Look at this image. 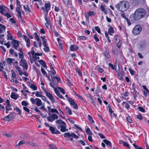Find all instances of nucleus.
Masks as SVG:
<instances>
[{
  "mask_svg": "<svg viewBox=\"0 0 149 149\" xmlns=\"http://www.w3.org/2000/svg\"><path fill=\"white\" fill-rule=\"evenodd\" d=\"M36 104L38 107H39L42 105V103L40 99L38 98H36Z\"/></svg>",
  "mask_w": 149,
  "mask_h": 149,
  "instance_id": "nucleus-23",
  "label": "nucleus"
},
{
  "mask_svg": "<svg viewBox=\"0 0 149 149\" xmlns=\"http://www.w3.org/2000/svg\"><path fill=\"white\" fill-rule=\"evenodd\" d=\"M11 72H12L11 79L12 80H13L15 79L16 78V73L13 70L11 71Z\"/></svg>",
  "mask_w": 149,
  "mask_h": 149,
  "instance_id": "nucleus-32",
  "label": "nucleus"
},
{
  "mask_svg": "<svg viewBox=\"0 0 149 149\" xmlns=\"http://www.w3.org/2000/svg\"><path fill=\"white\" fill-rule=\"evenodd\" d=\"M142 31V27L139 24L136 25L133 28L132 33L134 36H136L139 34Z\"/></svg>",
  "mask_w": 149,
  "mask_h": 149,
  "instance_id": "nucleus-5",
  "label": "nucleus"
},
{
  "mask_svg": "<svg viewBox=\"0 0 149 149\" xmlns=\"http://www.w3.org/2000/svg\"><path fill=\"white\" fill-rule=\"evenodd\" d=\"M86 132L88 135L92 134V132L90 129L88 127L86 130Z\"/></svg>",
  "mask_w": 149,
  "mask_h": 149,
  "instance_id": "nucleus-43",
  "label": "nucleus"
},
{
  "mask_svg": "<svg viewBox=\"0 0 149 149\" xmlns=\"http://www.w3.org/2000/svg\"><path fill=\"white\" fill-rule=\"evenodd\" d=\"M10 21L11 22V24H15L16 23V21L13 18H10Z\"/></svg>",
  "mask_w": 149,
  "mask_h": 149,
  "instance_id": "nucleus-64",
  "label": "nucleus"
},
{
  "mask_svg": "<svg viewBox=\"0 0 149 149\" xmlns=\"http://www.w3.org/2000/svg\"><path fill=\"white\" fill-rule=\"evenodd\" d=\"M108 107L109 109V111L110 113L111 114L113 112V111L112 110L111 108L110 105H108Z\"/></svg>",
  "mask_w": 149,
  "mask_h": 149,
  "instance_id": "nucleus-53",
  "label": "nucleus"
},
{
  "mask_svg": "<svg viewBox=\"0 0 149 149\" xmlns=\"http://www.w3.org/2000/svg\"><path fill=\"white\" fill-rule=\"evenodd\" d=\"M51 4L50 2L46 1L45 4V6L42 7L41 9L43 10L44 13H48V11L51 9Z\"/></svg>",
  "mask_w": 149,
  "mask_h": 149,
  "instance_id": "nucleus-6",
  "label": "nucleus"
},
{
  "mask_svg": "<svg viewBox=\"0 0 149 149\" xmlns=\"http://www.w3.org/2000/svg\"><path fill=\"white\" fill-rule=\"evenodd\" d=\"M49 146L51 149H57L54 145L49 144Z\"/></svg>",
  "mask_w": 149,
  "mask_h": 149,
  "instance_id": "nucleus-63",
  "label": "nucleus"
},
{
  "mask_svg": "<svg viewBox=\"0 0 149 149\" xmlns=\"http://www.w3.org/2000/svg\"><path fill=\"white\" fill-rule=\"evenodd\" d=\"M48 14L46 13L45 15V19L46 21V24H45V25L46 27L47 28L48 26L51 25V21L48 16Z\"/></svg>",
  "mask_w": 149,
  "mask_h": 149,
  "instance_id": "nucleus-10",
  "label": "nucleus"
},
{
  "mask_svg": "<svg viewBox=\"0 0 149 149\" xmlns=\"http://www.w3.org/2000/svg\"><path fill=\"white\" fill-rule=\"evenodd\" d=\"M130 6L129 3L126 1H120L115 6L116 8L118 10L122 12L127 10Z\"/></svg>",
  "mask_w": 149,
  "mask_h": 149,
  "instance_id": "nucleus-2",
  "label": "nucleus"
},
{
  "mask_svg": "<svg viewBox=\"0 0 149 149\" xmlns=\"http://www.w3.org/2000/svg\"><path fill=\"white\" fill-rule=\"evenodd\" d=\"M64 136L65 137L70 138V140L72 142L74 141L73 138L75 139H78L79 137L74 133L70 132H66L64 134Z\"/></svg>",
  "mask_w": 149,
  "mask_h": 149,
  "instance_id": "nucleus-4",
  "label": "nucleus"
},
{
  "mask_svg": "<svg viewBox=\"0 0 149 149\" xmlns=\"http://www.w3.org/2000/svg\"><path fill=\"white\" fill-rule=\"evenodd\" d=\"M146 42L145 41H143L141 42L140 44V48L141 50H142L145 47Z\"/></svg>",
  "mask_w": 149,
  "mask_h": 149,
  "instance_id": "nucleus-41",
  "label": "nucleus"
},
{
  "mask_svg": "<svg viewBox=\"0 0 149 149\" xmlns=\"http://www.w3.org/2000/svg\"><path fill=\"white\" fill-rule=\"evenodd\" d=\"M103 141L107 145H108L111 148H112V144L110 141L104 139Z\"/></svg>",
  "mask_w": 149,
  "mask_h": 149,
  "instance_id": "nucleus-30",
  "label": "nucleus"
},
{
  "mask_svg": "<svg viewBox=\"0 0 149 149\" xmlns=\"http://www.w3.org/2000/svg\"><path fill=\"white\" fill-rule=\"evenodd\" d=\"M18 63V61L15 60V61H13V63L12 64L13 65V66H14L15 69L18 71L19 69L21 68L17 66V65Z\"/></svg>",
  "mask_w": 149,
  "mask_h": 149,
  "instance_id": "nucleus-18",
  "label": "nucleus"
},
{
  "mask_svg": "<svg viewBox=\"0 0 149 149\" xmlns=\"http://www.w3.org/2000/svg\"><path fill=\"white\" fill-rule=\"evenodd\" d=\"M78 49V47L75 45H71L70 48V50L72 51H76Z\"/></svg>",
  "mask_w": 149,
  "mask_h": 149,
  "instance_id": "nucleus-24",
  "label": "nucleus"
},
{
  "mask_svg": "<svg viewBox=\"0 0 149 149\" xmlns=\"http://www.w3.org/2000/svg\"><path fill=\"white\" fill-rule=\"evenodd\" d=\"M56 123L58 129L61 128L60 130L61 132H64L68 131V129L66 128V124L64 121L58 119L56 121Z\"/></svg>",
  "mask_w": 149,
  "mask_h": 149,
  "instance_id": "nucleus-3",
  "label": "nucleus"
},
{
  "mask_svg": "<svg viewBox=\"0 0 149 149\" xmlns=\"http://www.w3.org/2000/svg\"><path fill=\"white\" fill-rule=\"evenodd\" d=\"M48 114L49 116L47 117V118L49 122H52L55 120L57 119L58 118V116L55 114L53 113L50 115L49 113Z\"/></svg>",
  "mask_w": 149,
  "mask_h": 149,
  "instance_id": "nucleus-7",
  "label": "nucleus"
},
{
  "mask_svg": "<svg viewBox=\"0 0 149 149\" xmlns=\"http://www.w3.org/2000/svg\"><path fill=\"white\" fill-rule=\"evenodd\" d=\"M15 61V59L14 58H7L6 60V61L7 63L10 64H11L13 63V61Z\"/></svg>",
  "mask_w": 149,
  "mask_h": 149,
  "instance_id": "nucleus-27",
  "label": "nucleus"
},
{
  "mask_svg": "<svg viewBox=\"0 0 149 149\" xmlns=\"http://www.w3.org/2000/svg\"><path fill=\"white\" fill-rule=\"evenodd\" d=\"M22 37L24 38L25 42H26V47L28 48L29 47H30V45L31 44L30 40L27 36L25 35H23Z\"/></svg>",
  "mask_w": 149,
  "mask_h": 149,
  "instance_id": "nucleus-11",
  "label": "nucleus"
},
{
  "mask_svg": "<svg viewBox=\"0 0 149 149\" xmlns=\"http://www.w3.org/2000/svg\"><path fill=\"white\" fill-rule=\"evenodd\" d=\"M11 97L15 100H16L18 98V95L15 93L12 92L10 95Z\"/></svg>",
  "mask_w": 149,
  "mask_h": 149,
  "instance_id": "nucleus-26",
  "label": "nucleus"
},
{
  "mask_svg": "<svg viewBox=\"0 0 149 149\" xmlns=\"http://www.w3.org/2000/svg\"><path fill=\"white\" fill-rule=\"evenodd\" d=\"M88 100L92 104H93L94 105H95L96 99L95 98H93L92 96H91L89 99H88Z\"/></svg>",
  "mask_w": 149,
  "mask_h": 149,
  "instance_id": "nucleus-22",
  "label": "nucleus"
},
{
  "mask_svg": "<svg viewBox=\"0 0 149 149\" xmlns=\"http://www.w3.org/2000/svg\"><path fill=\"white\" fill-rule=\"evenodd\" d=\"M41 37L42 41V44L43 45L44 47H45L46 46H47V40L46 39V37L45 36H41Z\"/></svg>",
  "mask_w": 149,
  "mask_h": 149,
  "instance_id": "nucleus-28",
  "label": "nucleus"
},
{
  "mask_svg": "<svg viewBox=\"0 0 149 149\" xmlns=\"http://www.w3.org/2000/svg\"><path fill=\"white\" fill-rule=\"evenodd\" d=\"M140 0H133L132 4L134 6L138 5L139 4Z\"/></svg>",
  "mask_w": 149,
  "mask_h": 149,
  "instance_id": "nucleus-39",
  "label": "nucleus"
},
{
  "mask_svg": "<svg viewBox=\"0 0 149 149\" xmlns=\"http://www.w3.org/2000/svg\"><path fill=\"white\" fill-rule=\"evenodd\" d=\"M16 11L17 13V16L18 18L22 21V17L21 15V10L18 7H17L16 9Z\"/></svg>",
  "mask_w": 149,
  "mask_h": 149,
  "instance_id": "nucleus-16",
  "label": "nucleus"
},
{
  "mask_svg": "<svg viewBox=\"0 0 149 149\" xmlns=\"http://www.w3.org/2000/svg\"><path fill=\"white\" fill-rule=\"evenodd\" d=\"M77 72L78 74L81 76H82V73L81 72V70H80V69H77Z\"/></svg>",
  "mask_w": 149,
  "mask_h": 149,
  "instance_id": "nucleus-61",
  "label": "nucleus"
},
{
  "mask_svg": "<svg viewBox=\"0 0 149 149\" xmlns=\"http://www.w3.org/2000/svg\"><path fill=\"white\" fill-rule=\"evenodd\" d=\"M12 116L13 114H9L8 115L6 116L5 118L7 119V120L9 121L11 120L13 118Z\"/></svg>",
  "mask_w": 149,
  "mask_h": 149,
  "instance_id": "nucleus-40",
  "label": "nucleus"
},
{
  "mask_svg": "<svg viewBox=\"0 0 149 149\" xmlns=\"http://www.w3.org/2000/svg\"><path fill=\"white\" fill-rule=\"evenodd\" d=\"M86 39V37L85 36H78V40H85Z\"/></svg>",
  "mask_w": 149,
  "mask_h": 149,
  "instance_id": "nucleus-46",
  "label": "nucleus"
},
{
  "mask_svg": "<svg viewBox=\"0 0 149 149\" xmlns=\"http://www.w3.org/2000/svg\"><path fill=\"white\" fill-rule=\"evenodd\" d=\"M23 7L24 8L25 10H27L29 12L31 11V9L29 6L28 5H27L26 7L25 6H24Z\"/></svg>",
  "mask_w": 149,
  "mask_h": 149,
  "instance_id": "nucleus-45",
  "label": "nucleus"
},
{
  "mask_svg": "<svg viewBox=\"0 0 149 149\" xmlns=\"http://www.w3.org/2000/svg\"><path fill=\"white\" fill-rule=\"evenodd\" d=\"M50 131L52 134H60V131L53 127H50L49 128Z\"/></svg>",
  "mask_w": 149,
  "mask_h": 149,
  "instance_id": "nucleus-12",
  "label": "nucleus"
},
{
  "mask_svg": "<svg viewBox=\"0 0 149 149\" xmlns=\"http://www.w3.org/2000/svg\"><path fill=\"white\" fill-rule=\"evenodd\" d=\"M41 71L43 74L45 76H47V73L45 71L44 69L42 68H41Z\"/></svg>",
  "mask_w": 149,
  "mask_h": 149,
  "instance_id": "nucleus-50",
  "label": "nucleus"
},
{
  "mask_svg": "<svg viewBox=\"0 0 149 149\" xmlns=\"http://www.w3.org/2000/svg\"><path fill=\"white\" fill-rule=\"evenodd\" d=\"M123 73L122 72H120L118 74V78L120 80H122L123 79Z\"/></svg>",
  "mask_w": 149,
  "mask_h": 149,
  "instance_id": "nucleus-44",
  "label": "nucleus"
},
{
  "mask_svg": "<svg viewBox=\"0 0 149 149\" xmlns=\"http://www.w3.org/2000/svg\"><path fill=\"white\" fill-rule=\"evenodd\" d=\"M19 65L22 66L23 68L26 70H27L28 65L25 59H22L19 61Z\"/></svg>",
  "mask_w": 149,
  "mask_h": 149,
  "instance_id": "nucleus-8",
  "label": "nucleus"
},
{
  "mask_svg": "<svg viewBox=\"0 0 149 149\" xmlns=\"http://www.w3.org/2000/svg\"><path fill=\"white\" fill-rule=\"evenodd\" d=\"M119 143H123V145L125 146H126L128 148H130V146H129V145L128 144V143L123 141V140H120V141H119Z\"/></svg>",
  "mask_w": 149,
  "mask_h": 149,
  "instance_id": "nucleus-34",
  "label": "nucleus"
},
{
  "mask_svg": "<svg viewBox=\"0 0 149 149\" xmlns=\"http://www.w3.org/2000/svg\"><path fill=\"white\" fill-rule=\"evenodd\" d=\"M6 7L5 6H0V13L2 15H4V13L6 12L5 9Z\"/></svg>",
  "mask_w": 149,
  "mask_h": 149,
  "instance_id": "nucleus-29",
  "label": "nucleus"
},
{
  "mask_svg": "<svg viewBox=\"0 0 149 149\" xmlns=\"http://www.w3.org/2000/svg\"><path fill=\"white\" fill-rule=\"evenodd\" d=\"M18 54L19 55V58L21 59L20 60H22V59H24V54L23 53H19Z\"/></svg>",
  "mask_w": 149,
  "mask_h": 149,
  "instance_id": "nucleus-52",
  "label": "nucleus"
},
{
  "mask_svg": "<svg viewBox=\"0 0 149 149\" xmlns=\"http://www.w3.org/2000/svg\"><path fill=\"white\" fill-rule=\"evenodd\" d=\"M35 95L36 97H41L42 95L41 91H37L36 92Z\"/></svg>",
  "mask_w": 149,
  "mask_h": 149,
  "instance_id": "nucleus-42",
  "label": "nucleus"
},
{
  "mask_svg": "<svg viewBox=\"0 0 149 149\" xmlns=\"http://www.w3.org/2000/svg\"><path fill=\"white\" fill-rule=\"evenodd\" d=\"M45 93L46 94V96L48 97L52 102H55V99L51 93L48 92V91H47Z\"/></svg>",
  "mask_w": 149,
  "mask_h": 149,
  "instance_id": "nucleus-14",
  "label": "nucleus"
},
{
  "mask_svg": "<svg viewBox=\"0 0 149 149\" xmlns=\"http://www.w3.org/2000/svg\"><path fill=\"white\" fill-rule=\"evenodd\" d=\"M7 40H13V36L11 35V34H8L7 35Z\"/></svg>",
  "mask_w": 149,
  "mask_h": 149,
  "instance_id": "nucleus-54",
  "label": "nucleus"
},
{
  "mask_svg": "<svg viewBox=\"0 0 149 149\" xmlns=\"http://www.w3.org/2000/svg\"><path fill=\"white\" fill-rule=\"evenodd\" d=\"M33 36L35 37V39L37 40H39V39H40V38L37 33H34L33 34Z\"/></svg>",
  "mask_w": 149,
  "mask_h": 149,
  "instance_id": "nucleus-55",
  "label": "nucleus"
},
{
  "mask_svg": "<svg viewBox=\"0 0 149 149\" xmlns=\"http://www.w3.org/2000/svg\"><path fill=\"white\" fill-rule=\"evenodd\" d=\"M49 73L52 77V76H53V75H54L56 73V72L55 70L50 71Z\"/></svg>",
  "mask_w": 149,
  "mask_h": 149,
  "instance_id": "nucleus-58",
  "label": "nucleus"
},
{
  "mask_svg": "<svg viewBox=\"0 0 149 149\" xmlns=\"http://www.w3.org/2000/svg\"><path fill=\"white\" fill-rule=\"evenodd\" d=\"M20 137L21 139H26L28 141H30V139L28 138L25 134H22V135L20 136Z\"/></svg>",
  "mask_w": 149,
  "mask_h": 149,
  "instance_id": "nucleus-36",
  "label": "nucleus"
},
{
  "mask_svg": "<svg viewBox=\"0 0 149 149\" xmlns=\"http://www.w3.org/2000/svg\"><path fill=\"white\" fill-rule=\"evenodd\" d=\"M95 29L99 34H101L100 29V28L98 26L95 27Z\"/></svg>",
  "mask_w": 149,
  "mask_h": 149,
  "instance_id": "nucleus-60",
  "label": "nucleus"
},
{
  "mask_svg": "<svg viewBox=\"0 0 149 149\" xmlns=\"http://www.w3.org/2000/svg\"><path fill=\"white\" fill-rule=\"evenodd\" d=\"M88 119L90 121V124H92L94 122V120L93 119L92 117L90 115H88Z\"/></svg>",
  "mask_w": 149,
  "mask_h": 149,
  "instance_id": "nucleus-35",
  "label": "nucleus"
},
{
  "mask_svg": "<svg viewBox=\"0 0 149 149\" xmlns=\"http://www.w3.org/2000/svg\"><path fill=\"white\" fill-rule=\"evenodd\" d=\"M29 87L32 89L33 90L36 91L37 89V87L34 84L29 82Z\"/></svg>",
  "mask_w": 149,
  "mask_h": 149,
  "instance_id": "nucleus-19",
  "label": "nucleus"
},
{
  "mask_svg": "<svg viewBox=\"0 0 149 149\" xmlns=\"http://www.w3.org/2000/svg\"><path fill=\"white\" fill-rule=\"evenodd\" d=\"M127 120L130 123H131L132 122V119L130 116H128L127 118Z\"/></svg>",
  "mask_w": 149,
  "mask_h": 149,
  "instance_id": "nucleus-51",
  "label": "nucleus"
},
{
  "mask_svg": "<svg viewBox=\"0 0 149 149\" xmlns=\"http://www.w3.org/2000/svg\"><path fill=\"white\" fill-rule=\"evenodd\" d=\"M88 139L89 141L91 142H93V140L92 139V134L88 135Z\"/></svg>",
  "mask_w": 149,
  "mask_h": 149,
  "instance_id": "nucleus-56",
  "label": "nucleus"
},
{
  "mask_svg": "<svg viewBox=\"0 0 149 149\" xmlns=\"http://www.w3.org/2000/svg\"><path fill=\"white\" fill-rule=\"evenodd\" d=\"M10 104H7L6 106V111H9L10 110H11L12 109L10 108Z\"/></svg>",
  "mask_w": 149,
  "mask_h": 149,
  "instance_id": "nucleus-49",
  "label": "nucleus"
},
{
  "mask_svg": "<svg viewBox=\"0 0 149 149\" xmlns=\"http://www.w3.org/2000/svg\"><path fill=\"white\" fill-rule=\"evenodd\" d=\"M43 50L45 52H48L49 50V47L47 45L45 47H44V48H43Z\"/></svg>",
  "mask_w": 149,
  "mask_h": 149,
  "instance_id": "nucleus-57",
  "label": "nucleus"
},
{
  "mask_svg": "<svg viewBox=\"0 0 149 149\" xmlns=\"http://www.w3.org/2000/svg\"><path fill=\"white\" fill-rule=\"evenodd\" d=\"M100 8L102 11L106 13V11L105 10V7L102 4L100 6Z\"/></svg>",
  "mask_w": 149,
  "mask_h": 149,
  "instance_id": "nucleus-62",
  "label": "nucleus"
},
{
  "mask_svg": "<svg viewBox=\"0 0 149 149\" xmlns=\"http://www.w3.org/2000/svg\"><path fill=\"white\" fill-rule=\"evenodd\" d=\"M114 30L113 27H110L109 29L108 33L111 36L112 35V34L114 33Z\"/></svg>",
  "mask_w": 149,
  "mask_h": 149,
  "instance_id": "nucleus-33",
  "label": "nucleus"
},
{
  "mask_svg": "<svg viewBox=\"0 0 149 149\" xmlns=\"http://www.w3.org/2000/svg\"><path fill=\"white\" fill-rule=\"evenodd\" d=\"M17 71H18L20 75L22 76V75H24L26 77L28 76V75L26 74V72H22L21 68Z\"/></svg>",
  "mask_w": 149,
  "mask_h": 149,
  "instance_id": "nucleus-31",
  "label": "nucleus"
},
{
  "mask_svg": "<svg viewBox=\"0 0 149 149\" xmlns=\"http://www.w3.org/2000/svg\"><path fill=\"white\" fill-rule=\"evenodd\" d=\"M51 79L53 82H54V80L55 79L58 82L60 80V79L59 78H58L57 76H52Z\"/></svg>",
  "mask_w": 149,
  "mask_h": 149,
  "instance_id": "nucleus-37",
  "label": "nucleus"
},
{
  "mask_svg": "<svg viewBox=\"0 0 149 149\" xmlns=\"http://www.w3.org/2000/svg\"><path fill=\"white\" fill-rule=\"evenodd\" d=\"M6 29V27L4 25L0 24V34L5 32Z\"/></svg>",
  "mask_w": 149,
  "mask_h": 149,
  "instance_id": "nucleus-20",
  "label": "nucleus"
},
{
  "mask_svg": "<svg viewBox=\"0 0 149 149\" xmlns=\"http://www.w3.org/2000/svg\"><path fill=\"white\" fill-rule=\"evenodd\" d=\"M104 56L105 57V59L107 61H108L110 57L109 52L108 50L104 51Z\"/></svg>",
  "mask_w": 149,
  "mask_h": 149,
  "instance_id": "nucleus-15",
  "label": "nucleus"
},
{
  "mask_svg": "<svg viewBox=\"0 0 149 149\" xmlns=\"http://www.w3.org/2000/svg\"><path fill=\"white\" fill-rule=\"evenodd\" d=\"M51 111L52 113H56L57 114H58L59 113L57 111V110L55 109H51Z\"/></svg>",
  "mask_w": 149,
  "mask_h": 149,
  "instance_id": "nucleus-59",
  "label": "nucleus"
},
{
  "mask_svg": "<svg viewBox=\"0 0 149 149\" xmlns=\"http://www.w3.org/2000/svg\"><path fill=\"white\" fill-rule=\"evenodd\" d=\"M146 14V12L143 8H138L136 10L134 13L131 15L130 17V20L132 22L139 21L144 17Z\"/></svg>",
  "mask_w": 149,
  "mask_h": 149,
  "instance_id": "nucleus-1",
  "label": "nucleus"
},
{
  "mask_svg": "<svg viewBox=\"0 0 149 149\" xmlns=\"http://www.w3.org/2000/svg\"><path fill=\"white\" fill-rule=\"evenodd\" d=\"M65 110L66 112L70 115L72 114V112L71 110L68 107H66L65 108Z\"/></svg>",
  "mask_w": 149,
  "mask_h": 149,
  "instance_id": "nucleus-38",
  "label": "nucleus"
},
{
  "mask_svg": "<svg viewBox=\"0 0 149 149\" xmlns=\"http://www.w3.org/2000/svg\"><path fill=\"white\" fill-rule=\"evenodd\" d=\"M69 102L71 106L74 109H78V107L77 104H76L72 99H69Z\"/></svg>",
  "mask_w": 149,
  "mask_h": 149,
  "instance_id": "nucleus-9",
  "label": "nucleus"
},
{
  "mask_svg": "<svg viewBox=\"0 0 149 149\" xmlns=\"http://www.w3.org/2000/svg\"><path fill=\"white\" fill-rule=\"evenodd\" d=\"M9 52L10 54L11 55H14V56L16 58H17L18 56V55L17 53L15 52L14 49H10L9 50Z\"/></svg>",
  "mask_w": 149,
  "mask_h": 149,
  "instance_id": "nucleus-21",
  "label": "nucleus"
},
{
  "mask_svg": "<svg viewBox=\"0 0 149 149\" xmlns=\"http://www.w3.org/2000/svg\"><path fill=\"white\" fill-rule=\"evenodd\" d=\"M40 63L44 67H46V64L44 61L43 60H40L39 61Z\"/></svg>",
  "mask_w": 149,
  "mask_h": 149,
  "instance_id": "nucleus-48",
  "label": "nucleus"
},
{
  "mask_svg": "<svg viewBox=\"0 0 149 149\" xmlns=\"http://www.w3.org/2000/svg\"><path fill=\"white\" fill-rule=\"evenodd\" d=\"M19 43V42L15 40H13L12 42V44H13V47L16 50L17 49Z\"/></svg>",
  "mask_w": 149,
  "mask_h": 149,
  "instance_id": "nucleus-13",
  "label": "nucleus"
},
{
  "mask_svg": "<svg viewBox=\"0 0 149 149\" xmlns=\"http://www.w3.org/2000/svg\"><path fill=\"white\" fill-rule=\"evenodd\" d=\"M24 144H30V141H26L24 140H21L19 141L18 143L16 145V146L17 147H18L20 145Z\"/></svg>",
  "mask_w": 149,
  "mask_h": 149,
  "instance_id": "nucleus-17",
  "label": "nucleus"
},
{
  "mask_svg": "<svg viewBox=\"0 0 149 149\" xmlns=\"http://www.w3.org/2000/svg\"><path fill=\"white\" fill-rule=\"evenodd\" d=\"M122 104L124 106L125 108L127 110H129L130 108L129 104L127 102H123Z\"/></svg>",
  "mask_w": 149,
  "mask_h": 149,
  "instance_id": "nucleus-25",
  "label": "nucleus"
},
{
  "mask_svg": "<svg viewBox=\"0 0 149 149\" xmlns=\"http://www.w3.org/2000/svg\"><path fill=\"white\" fill-rule=\"evenodd\" d=\"M62 20V18L61 16H59L58 21V24H59L60 27L62 26V25L61 23V21Z\"/></svg>",
  "mask_w": 149,
  "mask_h": 149,
  "instance_id": "nucleus-47",
  "label": "nucleus"
}]
</instances>
